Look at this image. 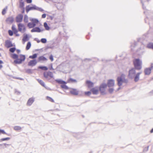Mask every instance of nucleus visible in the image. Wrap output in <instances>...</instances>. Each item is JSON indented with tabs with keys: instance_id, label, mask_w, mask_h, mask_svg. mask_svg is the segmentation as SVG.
<instances>
[{
	"instance_id": "nucleus-1",
	"label": "nucleus",
	"mask_w": 153,
	"mask_h": 153,
	"mask_svg": "<svg viewBox=\"0 0 153 153\" xmlns=\"http://www.w3.org/2000/svg\"><path fill=\"white\" fill-rule=\"evenodd\" d=\"M135 69V68H133L129 70L128 77L130 79H134V81L137 82L139 79L140 75L142 73V72H139L136 73Z\"/></svg>"
},
{
	"instance_id": "nucleus-2",
	"label": "nucleus",
	"mask_w": 153,
	"mask_h": 153,
	"mask_svg": "<svg viewBox=\"0 0 153 153\" xmlns=\"http://www.w3.org/2000/svg\"><path fill=\"white\" fill-rule=\"evenodd\" d=\"M11 58L14 59H16L14 61V62L16 64H20L24 61L25 59V55L21 54L19 55V58H18V56L16 54H14L11 55Z\"/></svg>"
},
{
	"instance_id": "nucleus-3",
	"label": "nucleus",
	"mask_w": 153,
	"mask_h": 153,
	"mask_svg": "<svg viewBox=\"0 0 153 153\" xmlns=\"http://www.w3.org/2000/svg\"><path fill=\"white\" fill-rule=\"evenodd\" d=\"M135 68L140 70L142 68V61L139 59H136L133 60Z\"/></svg>"
},
{
	"instance_id": "nucleus-4",
	"label": "nucleus",
	"mask_w": 153,
	"mask_h": 153,
	"mask_svg": "<svg viewBox=\"0 0 153 153\" xmlns=\"http://www.w3.org/2000/svg\"><path fill=\"white\" fill-rule=\"evenodd\" d=\"M56 82L61 84L60 87L62 88L65 90H68L69 89L68 87L66 85L67 82L60 79H58L55 80Z\"/></svg>"
},
{
	"instance_id": "nucleus-5",
	"label": "nucleus",
	"mask_w": 153,
	"mask_h": 153,
	"mask_svg": "<svg viewBox=\"0 0 153 153\" xmlns=\"http://www.w3.org/2000/svg\"><path fill=\"white\" fill-rule=\"evenodd\" d=\"M44 77L48 80H49L53 77V73L51 71H45L43 73Z\"/></svg>"
},
{
	"instance_id": "nucleus-6",
	"label": "nucleus",
	"mask_w": 153,
	"mask_h": 153,
	"mask_svg": "<svg viewBox=\"0 0 153 153\" xmlns=\"http://www.w3.org/2000/svg\"><path fill=\"white\" fill-rule=\"evenodd\" d=\"M19 31L21 33H23L26 30V27L22 23H19L18 25Z\"/></svg>"
},
{
	"instance_id": "nucleus-7",
	"label": "nucleus",
	"mask_w": 153,
	"mask_h": 153,
	"mask_svg": "<svg viewBox=\"0 0 153 153\" xmlns=\"http://www.w3.org/2000/svg\"><path fill=\"white\" fill-rule=\"evenodd\" d=\"M23 15L22 14L18 15L16 17V20L17 22H21L23 20Z\"/></svg>"
},
{
	"instance_id": "nucleus-8",
	"label": "nucleus",
	"mask_w": 153,
	"mask_h": 153,
	"mask_svg": "<svg viewBox=\"0 0 153 153\" xmlns=\"http://www.w3.org/2000/svg\"><path fill=\"white\" fill-rule=\"evenodd\" d=\"M114 85V80L111 79L108 80V81L107 85L109 87H113Z\"/></svg>"
},
{
	"instance_id": "nucleus-9",
	"label": "nucleus",
	"mask_w": 153,
	"mask_h": 153,
	"mask_svg": "<svg viewBox=\"0 0 153 153\" xmlns=\"http://www.w3.org/2000/svg\"><path fill=\"white\" fill-rule=\"evenodd\" d=\"M4 45L5 47L7 48L13 46L11 42L9 40H7L5 41Z\"/></svg>"
},
{
	"instance_id": "nucleus-10",
	"label": "nucleus",
	"mask_w": 153,
	"mask_h": 153,
	"mask_svg": "<svg viewBox=\"0 0 153 153\" xmlns=\"http://www.w3.org/2000/svg\"><path fill=\"white\" fill-rule=\"evenodd\" d=\"M117 85L119 86H121L123 82V80L122 76H119L117 79Z\"/></svg>"
},
{
	"instance_id": "nucleus-11",
	"label": "nucleus",
	"mask_w": 153,
	"mask_h": 153,
	"mask_svg": "<svg viewBox=\"0 0 153 153\" xmlns=\"http://www.w3.org/2000/svg\"><path fill=\"white\" fill-rule=\"evenodd\" d=\"M99 91V88L98 87H97L94 88L91 90V91L94 94H97L98 93Z\"/></svg>"
},
{
	"instance_id": "nucleus-12",
	"label": "nucleus",
	"mask_w": 153,
	"mask_h": 153,
	"mask_svg": "<svg viewBox=\"0 0 153 153\" xmlns=\"http://www.w3.org/2000/svg\"><path fill=\"white\" fill-rule=\"evenodd\" d=\"M37 62L36 59L30 60L28 64L29 66H33L36 64Z\"/></svg>"
},
{
	"instance_id": "nucleus-13",
	"label": "nucleus",
	"mask_w": 153,
	"mask_h": 153,
	"mask_svg": "<svg viewBox=\"0 0 153 153\" xmlns=\"http://www.w3.org/2000/svg\"><path fill=\"white\" fill-rule=\"evenodd\" d=\"M26 12L27 13L30 10L36 9V7L35 5L33 6L32 7L28 5L26 6Z\"/></svg>"
},
{
	"instance_id": "nucleus-14",
	"label": "nucleus",
	"mask_w": 153,
	"mask_h": 153,
	"mask_svg": "<svg viewBox=\"0 0 153 153\" xmlns=\"http://www.w3.org/2000/svg\"><path fill=\"white\" fill-rule=\"evenodd\" d=\"M70 92L71 94L73 95H77L78 94V91L75 89H71Z\"/></svg>"
},
{
	"instance_id": "nucleus-15",
	"label": "nucleus",
	"mask_w": 153,
	"mask_h": 153,
	"mask_svg": "<svg viewBox=\"0 0 153 153\" xmlns=\"http://www.w3.org/2000/svg\"><path fill=\"white\" fill-rule=\"evenodd\" d=\"M29 39L28 36L27 34H24L23 35V37L22 39V42L23 44H24L25 42L27 41Z\"/></svg>"
},
{
	"instance_id": "nucleus-16",
	"label": "nucleus",
	"mask_w": 153,
	"mask_h": 153,
	"mask_svg": "<svg viewBox=\"0 0 153 153\" xmlns=\"http://www.w3.org/2000/svg\"><path fill=\"white\" fill-rule=\"evenodd\" d=\"M152 69L150 68H146L144 70V72L145 75H149L151 73Z\"/></svg>"
},
{
	"instance_id": "nucleus-17",
	"label": "nucleus",
	"mask_w": 153,
	"mask_h": 153,
	"mask_svg": "<svg viewBox=\"0 0 153 153\" xmlns=\"http://www.w3.org/2000/svg\"><path fill=\"white\" fill-rule=\"evenodd\" d=\"M100 91L102 93L105 92V84L104 83L100 85Z\"/></svg>"
},
{
	"instance_id": "nucleus-18",
	"label": "nucleus",
	"mask_w": 153,
	"mask_h": 153,
	"mask_svg": "<svg viewBox=\"0 0 153 153\" xmlns=\"http://www.w3.org/2000/svg\"><path fill=\"white\" fill-rule=\"evenodd\" d=\"M86 84L88 88L92 87L94 86V83L89 80L86 81Z\"/></svg>"
},
{
	"instance_id": "nucleus-19",
	"label": "nucleus",
	"mask_w": 153,
	"mask_h": 153,
	"mask_svg": "<svg viewBox=\"0 0 153 153\" xmlns=\"http://www.w3.org/2000/svg\"><path fill=\"white\" fill-rule=\"evenodd\" d=\"M30 21L35 26L39 23V20L37 19H30Z\"/></svg>"
},
{
	"instance_id": "nucleus-20",
	"label": "nucleus",
	"mask_w": 153,
	"mask_h": 153,
	"mask_svg": "<svg viewBox=\"0 0 153 153\" xmlns=\"http://www.w3.org/2000/svg\"><path fill=\"white\" fill-rule=\"evenodd\" d=\"M41 31V30L38 27H36L33 28L31 30V32H40Z\"/></svg>"
},
{
	"instance_id": "nucleus-21",
	"label": "nucleus",
	"mask_w": 153,
	"mask_h": 153,
	"mask_svg": "<svg viewBox=\"0 0 153 153\" xmlns=\"http://www.w3.org/2000/svg\"><path fill=\"white\" fill-rule=\"evenodd\" d=\"M13 18L11 16L7 18L6 20V22L9 23H12L13 22Z\"/></svg>"
},
{
	"instance_id": "nucleus-22",
	"label": "nucleus",
	"mask_w": 153,
	"mask_h": 153,
	"mask_svg": "<svg viewBox=\"0 0 153 153\" xmlns=\"http://www.w3.org/2000/svg\"><path fill=\"white\" fill-rule=\"evenodd\" d=\"M34 101L33 99L32 98H30L27 101V105H30Z\"/></svg>"
},
{
	"instance_id": "nucleus-23",
	"label": "nucleus",
	"mask_w": 153,
	"mask_h": 153,
	"mask_svg": "<svg viewBox=\"0 0 153 153\" xmlns=\"http://www.w3.org/2000/svg\"><path fill=\"white\" fill-rule=\"evenodd\" d=\"M38 60L39 61H47V59L44 56H41L39 57Z\"/></svg>"
},
{
	"instance_id": "nucleus-24",
	"label": "nucleus",
	"mask_w": 153,
	"mask_h": 153,
	"mask_svg": "<svg viewBox=\"0 0 153 153\" xmlns=\"http://www.w3.org/2000/svg\"><path fill=\"white\" fill-rule=\"evenodd\" d=\"M147 47L149 49H152L153 50V43L150 42L147 45Z\"/></svg>"
},
{
	"instance_id": "nucleus-25",
	"label": "nucleus",
	"mask_w": 153,
	"mask_h": 153,
	"mask_svg": "<svg viewBox=\"0 0 153 153\" xmlns=\"http://www.w3.org/2000/svg\"><path fill=\"white\" fill-rule=\"evenodd\" d=\"M31 46V43L30 42H27L26 47V50H28L29 49Z\"/></svg>"
},
{
	"instance_id": "nucleus-26",
	"label": "nucleus",
	"mask_w": 153,
	"mask_h": 153,
	"mask_svg": "<svg viewBox=\"0 0 153 153\" xmlns=\"http://www.w3.org/2000/svg\"><path fill=\"white\" fill-rule=\"evenodd\" d=\"M27 26L29 28H32L35 27L34 25L32 23V22L29 23L27 24Z\"/></svg>"
},
{
	"instance_id": "nucleus-27",
	"label": "nucleus",
	"mask_w": 153,
	"mask_h": 153,
	"mask_svg": "<svg viewBox=\"0 0 153 153\" xmlns=\"http://www.w3.org/2000/svg\"><path fill=\"white\" fill-rule=\"evenodd\" d=\"M44 26L46 30H48L50 29V27L48 25L46 22H45L44 24Z\"/></svg>"
},
{
	"instance_id": "nucleus-28",
	"label": "nucleus",
	"mask_w": 153,
	"mask_h": 153,
	"mask_svg": "<svg viewBox=\"0 0 153 153\" xmlns=\"http://www.w3.org/2000/svg\"><path fill=\"white\" fill-rule=\"evenodd\" d=\"M76 82H77V81L76 79H73L72 78L69 79L67 81V82H68V83Z\"/></svg>"
},
{
	"instance_id": "nucleus-29",
	"label": "nucleus",
	"mask_w": 153,
	"mask_h": 153,
	"mask_svg": "<svg viewBox=\"0 0 153 153\" xmlns=\"http://www.w3.org/2000/svg\"><path fill=\"white\" fill-rule=\"evenodd\" d=\"M38 68L44 71H47L48 69V68L46 66H40L38 67Z\"/></svg>"
},
{
	"instance_id": "nucleus-30",
	"label": "nucleus",
	"mask_w": 153,
	"mask_h": 153,
	"mask_svg": "<svg viewBox=\"0 0 153 153\" xmlns=\"http://www.w3.org/2000/svg\"><path fill=\"white\" fill-rule=\"evenodd\" d=\"M13 129L16 131H19L21 130L22 128L19 126H16L14 127Z\"/></svg>"
},
{
	"instance_id": "nucleus-31",
	"label": "nucleus",
	"mask_w": 153,
	"mask_h": 153,
	"mask_svg": "<svg viewBox=\"0 0 153 153\" xmlns=\"http://www.w3.org/2000/svg\"><path fill=\"white\" fill-rule=\"evenodd\" d=\"M46 99L47 100H48L50 101L51 102H54L52 98L48 96L46 97Z\"/></svg>"
},
{
	"instance_id": "nucleus-32",
	"label": "nucleus",
	"mask_w": 153,
	"mask_h": 153,
	"mask_svg": "<svg viewBox=\"0 0 153 153\" xmlns=\"http://www.w3.org/2000/svg\"><path fill=\"white\" fill-rule=\"evenodd\" d=\"M7 7H6L2 10V14L3 15H4L6 13L7 10Z\"/></svg>"
},
{
	"instance_id": "nucleus-33",
	"label": "nucleus",
	"mask_w": 153,
	"mask_h": 153,
	"mask_svg": "<svg viewBox=\"0 0 153 153\" xmlns=\"http://www.w3.org/2000/svg\"><path fill=\"white\" fill-rule=\"evenodd\" d=\"M37 54L35 53L33 54V55L30 56L29 57V58L31 59H34L37 57Z\"/></svg>"
},
{
	"instance_id": "nucleus-34",
	"label": "nucleus",
	"mask_w": 153,
	"mask_h": 153,
	"mask_svg": "<svg viewBox=\"0 0 153 153\" xmlns=\"http://www.w3.org/2000/svg\"><path fill=\"white\" fill-rule=\"evenodd\" d=\"M38 82L43 86L45 87V85L44 82L41 80L38 79Z\"/></svg>"
},
{
	"instance_id": "nucleus-35",
	"label": "nucleus",
	"mask_w": 153,
	"mask_h": 153,
	"mask_svg": "<svg viewBox=\"0 0 153 153\" xmlns=\"http://www.w3.org/2000/svg\"><path fill=\"white\" fill-rule=\"evenodd\" d=\"M12 28L14 33L16 34L18 32L17 30L15 28L14 26H12Z\"/></svg>"
},
{
	"instance_id": "nucleus-36",
	"label": "nucleus",
	"mask_w": 153,
	"mask_h": 153,
	"mask_svg": "<svg viewBox=\"0 0 153 153\" xmlns=\"http://www.w3.org/2000/svg\"><path fill=\"white\" fill-rule=\"evenodd\" d=\"M24 21L25 22L27 23L28 22V18L27 16L25 15L24 16Z\"/></svg>"
},
{
	"instance_id": "nucleus-37",
	"label": "nucleus",
	"mask_w": 153,
	"mask_h": 153,
	"mask_svg": "<svg viewBox=\"0 0 153 153\" xmlns=\"http://www.w3.org/2000/svg\"><path fill=\"white\" fill-rule=\"evenodd\" d=\"M24 3L22 2H19V7L22 8L24 7Z\"/></svg>"
},
{
	"instance_id": "nucleus-38",
	"label": "nucleus",
	"mask_w": 153,
	"mask_h": 153,
	"mask_svg": "<svg viewBox=\"0 0 153 153\" xmlns=\"http://www.w3.org/2000/svg\"><path fill=\"white\" fill-rule=\"evenodd\" d=\"M16 49L15 48H11L9 49L10 52L12 53H13L16 50Z\"/></svg>"
},
{
	"instance_id": "nucleus-39",
	"label": "nucleus",
	"mask_w": 153,
	"mask_h": 153,
	"mask_svg": "<svg viewBox=\"0 0 153 153\" xmlns=\"http://www.w3.org/2000/svg\"><path fill=\"white\" fill-rule=\"evenodd\" d=\"M91 91H88L84 93L85 94L86 96H89L91 94Z\"/></svg>"
},
{
	"instance_id": "nucleus-40",
	"label": "nucleus",
	"mask_w": 153,
	"mask_h": 153,
	"mask_svg": "<svg viewBox=\"0 0 153 153\" xmlns=\"http://www.w3.org/2000/svg\"><path fill=\"white\" fill-rule=\"evenodd\" d=\"M41 41L42 43H45L46 42L47 40L45 38H42L41 39Z\"/></svg>"
},
{
	"instance_id": "nucleus-41",
	"label": "nucleus",
	"mask_w": 153,
	"mask_h": 153,
	"mask_svg": "<svg viewBox=\"0 0 153 153\" xmlns=\"http://www.w3.org/2000/svg\"><path fill=\"white\" fill-rule=\"evenodd\" d=\"M114 90V89L113 88L111 87V88H110L108 89V91L109 93L110 94H112Z\"/></svg>"
},
{
	"instance_id": "nucleus-42",
	"label": "nucleus",
	"mask_w": 153,
	"mask_h": 153,
	"mask_svg": "<svg viewBox=\"0 0 153 153\" xmlns=\"http://www.w3.org/2000/svg\"><path fill=\"white\" fill-rule=\"evenodd\" d=\"M7 134L4 130L0 129V134Z\"/></svg>"
},
{
	"instance_id": "nucleus-43",
	"label": "nucleus",
	"mask_w": 153,
	"mask_h": 153,
	"mask_svg": "<svg viewBox=\"0 0 153 153\" xmlns=\"http://www.w3.org/2000/svg\"><path fill=\"white\" fill-rule=\"evenodd\" d=\"M142 4L143 8V9H145V7H144L143 6V2H144L146 1H149V0H140Z\"/></svg>"
},
{
	"instance_id": "nucleus-44",
	"label": "nucleus",
	"mask_w": 153,
	"mask_h": 153,
	"mask_svg": "<svg viewBox=\"0 0 153 153\" xmlns=\"http://www.w3.org/2000/svg\"><path fill=\"white\" fill-rule=\"evenodd\" d=\"M10 137H7L5 138H2L1 140V141H4V140H10Z\"/></svg>"
},
{
	"instance_id": "nucleus-45",
	"label": "nucleus",
	"mask_w": 153,
	"mask_h": 153,
	"mask_svg": "<svg viewBox=\"0 0 153 153\" xmlns=\"http://www.w3.org/2000/svg\"><path fill=\"white\" fill-rule=\"evenodd\" d=\"M8 33L9 35L10 36H12L13 34V32L10 30H8Z\"/></svg>"
},
{
	"instance_id": "nucleus-46",
	"label": "nucleus",
	"mask_w": 153,
	"mask_h": 153,
	"mask_svg": "<svg viewBox=\"0 0 153 153\" xmlns=\"http://www.w3.org/2000/svg\"><path fill=\"white\" fill-rule=\"evenodd\" d=\"M49 59L51 62L53 60V56L52 55H51L49 56Z\"/></svg>"
},
{
	"instance_id": "nucleus-47",
	"label": "nucleus",
	"mask_w": 153,
	"mask_h": 153,
	"mask_svg": "<svg viewBox=\"0 0 153 153\" xmlns=\"http://www.w3.org/2000/svg\"><path fill=\"white\" fill-rule=\"evenodd\" d=\"M26 1L27 3H30L32 2V0H26Z\"/></svg>"
},
{
	"instance_id": "nucleus-48",
	"label": "nucleus",
	"mask_w": 153,
	"mask_h": 153,
	"mask_svg": "<svg viewBox=\"0 0 153 153\" xmlns=\"http://www.w3.org/2000/svg\"><path fill=\"white\" fill-rule=\"evenodd\" d=\"M46 14H43L42 15V18H45L46 17Z\"/></svg>"
},
{
	"instance_id": "nucleus-49",
	"label": "nucleus",
	"mask_w": 153,
	"mask_h": 153,
	"mask_svg": "<svg viewBox=\"0 0 153 153\" xmlns=\"http://www.w3.org/2000/svg\"><path fill=\"white\" fill-rule=\"evenodd\" d=\"M39 10L41 12H42V11H44L41 8H39Z\"/></svg>"
},
{
	"instance_id": "nucleus-50",
	"label": "nucleus",
	"mask_w": 153,
	"mask_h": 153,
	"mask_svg": "<svg viewBox=\"0 0 153 153\" xmlns=\"http://www.w3.org/2000/svg\"><path fill=\"white\" fill-rule=\"evenodd\" d=\"M151 67L150 68H151L152 69V68H153V63H151Z\"/></svg>"
},
{
	"instance_id": "nucleus-51",
	"label": "nucleus",
	"mask_w": 153,
	"mask_h": 153,
	"mask_svg": "<svg viewBox=\"0 0 153 153\" xmlns=\"http://www.w3.org/2000/svg\"><path fill=\"white\" fill-rule=\"evenodd\" d=\"M16 51L17 52V53H20V50H16Z\"/></svg>"
},
{
	"instance_id": "nucleus-52",
	"label": "nucleus",
	"mask_w": 153,
	"mask_h": 153,
	"mask_svg": "<svg viewBox=\"0 0 153 153\" xmlns=\"http://www.w3.org/2000/svg\"><path fill=\"white\" fill-rule=\"evenodd\" d=\"M149 94H150V95H153V90L150 92Z\"/></svg>"
},
{
	"instance_id": "nucleus-53",
	"label": "nucleus",
	"mask_w": 153,
	"mask_h": 153,
	"mask_svg": "<svg viewBox=\"0 0 153 153\" xmlns=\"http://www.w3.org/2000/svg\"><path fill=\"white\" fill-rule=\"evenodd\" d=\"M150 132L151 133H152L153 132V128L152 129V130L150 131Z\"/></svg>"
},
{
	"instance_id": "nucleus-54",
	"label": "nucleus",
	"mask_w": 153,
	"mask_h": 153,
	"mask_svg": "<svg viewBox=\"0 0 153 153\" xmlns=\"http://www.w3.org/2000/svg\"><path fill=\"white\" fill-rule=\"evenodd\" d=\"M149 146H148L147 148H146V151H147L148 150V149H149Z\"/></svg>"
},
{
	"instance_id": "nucleus-55",
	"label": "nucleus",
	"mask_w": 153,
	"mask_h": 153,
	"mask_svg": "<svg viewBox=\"0 0 153 153\" xmlns=\"http://www.w3.org/2000/svg\"><path fill=\"white\" fill-rule=\"evenodd\" d=\"M3 63V62L1 60H0V64H1Z\"/></svg>"
},
{
	"instance_id": "nucleus-56",
	"label": "nucleus",
	"mask_w": 153,
	"mask_h": 153,
	"mask_svg": "<svg viewBox=\"0 0 153 153\" xmlns=\"http://www.w3.org/2000/svg\"><path fill=\"white\" fill-rule=\"evenodd\" d=\"M2 67V66L1 65H0V69H1Z\"/></svg>"
},
{
	"instance_id": "nucleus-57",
	"label": "nucleus",
	"mask_w": 153,
	"mask_h": 153,
	"mask_svg": "<svg viewBox=\"0 0 153 153\" xmlns=\"http://www.w3.org/2000/svg\"><path fill=\"white\" fill-rule=\"evenodd\" d=\"M49 69H50V70H53V68H52V67H51V68H50Z\"/></svg>"
},
{
	"instance_id": "nucleus-58",
	"label": "nucleus",
	"mask_w": 153,
	"mask_h": 153,
	"mask_svg": "<svg viewBox=\"0 0 153 153\" xmlns=\"http://www.w3.org/2000/svg\"><path fill=\"white\" fill-rule=\"evenodd\" d=\"M146 148H145V149H144L143 151H145V150H146Z\"/></svg>"
},
{
	"instance_id": "nucleus-59",
	"label": "nucleus",
	"mask_w": 153,
	"mask_h": 153,
	"mask_svg": "<svg viewBox=\"0 0 153 153\" xmlns=\"http://www.w3.org/2000/svg\"><path fill=\"white\" fill-rule=\"evenodd\" d=\"M120 89V87L119 88H118L117 90H118H118H119Z\"/></svg>"
},
{
	"instance_id": "nucleus-60",
	"label": "nucleus",
	"mask_w": 153,
	"mask_h": 153,
	"mask_svg": "<svg viewBox=\"0 0 153 153\" xmlns=\"http://www.w3.org/2000/svg\"><path fill=\"white\" fill-rule=\"evenodd\" d=\"M16 35L17 36H19V34H16Z\"/></svg>"
},
{
	"instance_id": "nucleus-61",
	"label": "nucleus",
	"mask_w": 153,
	"mask_h": 153,
	"mask_svg": "<svg viewBox=\"0 0 153 153\" xmlns=\"http://www.w3.org/2000/svg\"><path fill=\"white\" fill-rule=\"evenodd\" d=\"M144 13H146V11H144Z\"/></svg>"
},
{
	"instance_id": "nucleus-62",
	"label": "nucleus",
	"mask_w": 153,
	"mask_h": 153,
	"mask_svg": "<svg viewBox=\"0 0 153 153\" xmlns=\"http://www.w3.org/2000/svg\"><path fill=\"white\" fill-rule=\"evenodd\" d=\"M106 86H107V85H106H106H105L106 87Z\"/></svg>"
},
{
	"instance_id": "nucleus-63",
	"label": "nucleus",
	"mask_w": 153,
	"mask_h": 153,
	"mask_svg": "<svg viewBox=\"0 0 153 153\" xmlns=\"http://www.w3.org/2000/svg\"><path fill=\"white\" fill-rule=\"evenodd\" d=\"M0 56H1V55L0 54Z\"/></svg>"
},
{
	"instance_id": "nucleus-64",
	"label": "nucleus",
	"mask_w": 153,
	"mask_h": 153,
	"mask_svg": "<svg viewBox=\"0 0 153 153\" xmlns=\"http://www.w3.org/2000/svg\"><path fill=\"white\" fill-rule=\"evenodd\" d=\"M1 50V49L0 48V50Z\"/></svg>"
}]
</instances>
